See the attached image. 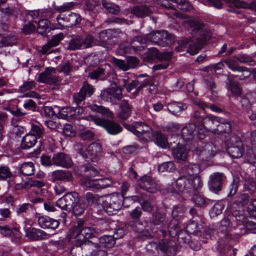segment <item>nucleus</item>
I'll use <instances>...</instances> for the list:
<instances>
[{
    "mask_svg": "<svg viewBox=\"0 0 256 256\" xmlns=\"http://www.w3.org/2000/svg\"><path fill=\"white\" fill-rule=\"evenodd\" d=\"M132 229L140 233L142 236L152 237L154 234L161 235L166 234L164 226H166V216L165 214L158 212L153 213L150 220H136L128 224Z\"/></svg>",
    "mask_w": 256,
    "mask_h": 256,
    "instance_id": "f257e3e1",
    "label": "nucleus"
},
{
    "mask_svg": "<svg viewBox=\"0 0 256 256\" xmlns=\"http://www.w3.org/2000/svg\"><path fill=\"white\" fill-rule=\"evenodd\" d=\"M80 171L83 172L81 179L83 186L92 190H101L111 186L114 181L110 178H104L99 179H92L90 177H94L99 174L98 170L90 164H84L80 166Z\"/></svg>",
    "mask_w": 256,
    "mask_h": 256,
    "instance_id": "f03ea898",
    "label": "nucleus"
},
{
    "mask_svg": "<svg viewBox=\"0 0 256 256\" xmlns=\"http://www.w3.org/2000/svg\"><path fill=\"white\" fill-rule=\"evenodd\" d=\"M97 202L109 215L115 214L122 206L121 196L116 193L100 196L97 199Z\"/></svg>",
    "mask_w": 256,
    "mask_h": 256,
    "instance_id": "7ed1b4c3",
    "label": "nucleus"
},
{
    "mask_svg": "<svg viewBox=\"0 0 256 256\" xmlns=\"http://www.w3.org/2000/svg\"><path fill=\"white\" fill-rule=\"evenodd\" d=\"M166 226H164V229L166 230V234L162 235L163 237L167 236L168 232L172 237L177 236L178 242L180 246H186L188 245L190 242V234L186 232V230H179L178 223L176 222H168L166 218Z\"/></svg>",
    "mask_w": 256,
    "mask_h": 256,
    "instance_id": "20e7f679",
    "label": "nucleus"
},
{
    "mask_svg": "<svg viewBox=\"0 0 256 256\" xmlns=\"http://www.w3.org/2000/svg\"><path fill=\"white\" fill-rule=\"evenodd\" d=\"M206 40V36H202L200 38H194L190 40L187 38H182L178 42V46L176 48L178 51L186 50L191 55L198 53Z\"/></svg>",
    "mask_w": 256,
    "mask_h": 256,
    "instance_id": "39448f33",
    "label": "nucleus"
},
{
    "mask_svg": "<svg viewBox=\"0 0 256 256\" xmlns=\"http://www.w3.org/2000/svg\"><path fill=\"white\" fill-rule=\"evenodd\" d=\"M202 185L200 178L192 180L191 178L183 174L176 181L178 190L182 192H190L192 190H198Z\"/></svg>",
    "mask_w": 256,
    "mask_h": 256,
    "instance_id": "423d86ee",
    "label": "nucleus"
},
{
    "mask_svg": "<svg viewBox=\"0 0 256 256\" xmlns=\"http://www.w3.org/2000/svg\"><path fill=\"white\" fill-rule=\"evenodd\" d=\"M226 150L228 154L234 158H238L242 156L244 148L240 138L234 134L226 142Z\"/></svg>",
    "mask_w": 256,
    "mask_h": 256,
    "instance_id": "0eeeda50",
    "label": "nucleus"
},
{
    "mask_svg": "<svg viewBox=\"0 0 256 256\" xmlns=\"http://www.w3.org/2000/svg\"><path fill=\"white\" fill-rule=\"evenodd\" d=\"M72 236L76 240L83 242L88 241L87 239L92 237L94 234V229L90 226L84 225L83 222L78 220L77 226L72 228Z\"/></svg>",
    "mask_w": 256,
    "mask_h": 256,
    "instance_id": "6e6552de",
    "label": "nucleus"
},
{
    "mask_svg": "<svg viewBox=\"0 0 256 256\" xmlns=\"http://www.w3.org/2000/svg\"><path fill=\"white\" fill-rule=\"evenodd\" d=\"M218 116H207L200 120V124L198 128L197 134L200 139H203L207 131H211L214 133L216 128Z\"/></svg>",
    "mask_w": 256,
    "mask_h": 256,
    "instance_id": "1a4fd4ad",
    "label": "nucleus"
},
{
    "mask_svg": "<svg viewBox=\"0 0 256 256\" xmlns=\"http://www.w3.org/2000/svg\"><path fill=\"white\" fill-rule=\"evenodd\" d=\"M194 154L201 160H208L212 158L218 151V148L212 142L198 146L192 150Z\"/></svg>",
    "mask_w": 256,
    "mask_h": 256,
    "instance_id": "9d476101",
    "label": "nucleus"
},
{
    "mask_svg": "<svg viewBox=\"0 0 256 256\" xmlns=\"http://www.w3.org/2000/svg\"><path fill=\"white\" fill-rule=\"evenodd\" d=\"M92 120L95 124L104 128L111 135L118 134L122 130V128L120 124L110 120L95 117L92 118Z\"/></svg>",
    "mask_w": 256,
    "mask_h": 256,
    "instance_id": "9b49d317",
    "label": "nucleus"
},
{
    "mask_svg": "<svg viewBox=\"0 0 256 256\" xmlns=\"http://www.w3.org/2000/svg\"><path fill=\"white\" fill-rule=\"evenodd\" d=\"M78 200V195L76 192H68L56 202V206L62 210L70 212L73 204Z\"/></svg>",
    "mask_w": 256,
    "mask_h": 256,
    "instance_id": "f8f14e48",
    "label": "nucleus"
},
{
    "mask_svg": "<svg viewBox=\"0 0 256 256\" xmlns=\"http://www.w3.org/2000/svg\"><path fill=\"white\" fill-rule=\"evenodd\" d=\"M147 40L141 36L134 37L130 42V47L126 44H121L120 48L124 53L130 52L132 48L134 51L142 50L146 47Z\"/></svg>",
    "mask_w": 256,
    "mask_h": 256,
    "instance_id": "ddd939ff",
    "label": "nucleus"
},
{
    "mask_svg": "<svg viewBox=\"0 0 256 256\" xmlns=\"http://www.w3.org/2000/svg\"><path fill=\"white\" fill-rule=\"evenodd\" d=\"M208 184L210 190L214 194H218L222 190L223 182L226 177L223 173L214 172L210 176Z\"/></svg>",
    "mask_w": 256,
    "mask_h": 256,
    "instance_id": "4468645a",
    "label": "nucleus"
},
{
    "mask_svg": "<svg viewBox=\"0 0 256 256\" xmlns=\"http://www.w3.org/2000/svg\"><path fill=\"white\" fill-rule=\"evenodd\" d=\"M138 184L142 188L150 192H154L161 188L160 185L148 176H144L140 178Z\"/></svg>",
    "mask_w": 256,
    "mask_h": 256,
    "instance_id": "2eb2a0df",
    "label": "nucleus"
},
{
    "mask_svg": "<svg viewBox=\"0 0 256 256\" xmlns=\"http://www.w3.org/2000/svg\"><path fill=\"white\" fill-rule=\"evenodd\" d=\"M102 151V145L98 142H92L88 148V156L82 150H80L79 154L84 158L92 160L100 154Z\"/></svg>",
    "mask_w": 256,
    "mask_h": 256,
    "instance_id": "dca6fc26",
    "label": "nucleus"
},
{
    "mask_svg": "<svg viewBox=\"0 0 256 256\" xmlns=\"http://www.w3.org/2000/svg\"><path fill=\"white\" fill-rule=\"evenodd\" d=\"M52 160L53 164L58 166L68 168L72 166V161L70 157L62 152L54 154Z\"/></svg>",
    "mask_w": 256,
    "mask_h": 256,
    "instance_id": "f3484780",
    "label": "nucleus"
},
{
    "mask_svg": "<svg viewBox=\"0 0 256 256\" xmlns=\"http://www.w3.org/2000/svg\"><path fill=\"white\" fill-rule=\"evenodd\" d=\"M128 130L138 136L146 135L150 137L151 134V128L146 124L142 122H136L132 126H129Z\"/></svg>",
    "mask_w": 256,
    "mask_h": 256,
    "instance_id": "a211bd4d",
    "label": "nucleus"
},
{
    "mask_svg": "<svg viewBox=\"0 0 256 256\" xmlns=\"http://www.w3.org/2000/svg\"><path fill=\"white\" fill-rule=\"evenodd\" d=\"M158 250L168 256H174L176 254V248L174 242L167 239H162L158 242Z\"/></svg>",
    "mask_w": 256,
    "mask_h": 256,
    "instance_id": "6ab92c4d",
    "label": "nucleus"
},
{
    "mask_svg": "<svg viewBox=\"0 0 256 256\" xmlns=\"http://www.w3.org/2000/svg\"><path fill=\"white\" fill-rule=\"evenodd\" d=\"M64 38V36L62 32H60L54 36L50 41H48L45 45L42 46L41 52L43 54L52 52V51H50V49L52 47L56 46L58 45L60 42Z\"/></svg>",
    "mask_w": 256,
    "mask_h": 256,
    "instance_id": "aec40b11",
    "label": "nucleus"
},
{
    "mask_svg": "<svg viewBox=\"0 0 256 256\" xmlns=\"http://www.w3.org/2000/svg\"><path fill=\"white\" fill-rule=\"evenodd\" d=\"M26 236L33 240H40L46 238L48 234L40 229L30 228L25 229Z\"/></svg>",
    "mask_w": 256,
    "mask_h": 256,
    "instance_id": "412c9836",
    "label": "nucleus"
},
{
    "mask_svg": "<svg viewBox=\"0 0 256 256\" xmlns=\"http://www.w3.org/2000/svg\"><path fill=\"white\" fill-rule=\"evenodd\" d=\"M38 224L42 228L55 230L60 225L58 220L48 216H42L38 218Z\"/></svg>",
    "mask_w": 256,
    "mask_h": 256,
    "instance_id": "4be33fe9",
    "label": "nucleus"
},
{
    "mask_svg": "<svg viewBox=\"0 0 256 256\" xmlns=\"http://www.w3.org/2000/svg\"><path fill=\"white\" fill-rule=\"evenodd\" d=\"M185 230L189 234L200 237L202 236L204 228L201 224L194 220H190L184 226Z\"/></svg>",
    "mask_w": 256,
    "mask_h": 256,
    "instance_id": "5701e85b",
    "label": "nucleus"
},
{
    "mask_svg": "<svg viewBox=\"0 0 256 256\" xmlns=\"http://www.w3.org/2000/svg\"><path fill=\"white\" fill-rule=\"evenodd\" d=\"M224 62L232 70L244 72V76H240V79L243 80L244 78L248 77L250 76V72L249 70L246 67L238 66L236 60H226Z\"/></svg>",
    "mask_w": 256,
    "mask_h": 256,
    "instance_id": "b1692460",
    "label": "nucleus"
},
{
    "mask_svg": "<svg viewBox=\"0 0 256 256\" xmlns=\"http://www.w3.org/2000/svg\"><path fill=\"white\" fill-rule=\"evenodd\" d=\"M231 130L232 124L230 122L225 118L219 117L216 128L214 130V133L218 134L230 133Z\"/></svg>",
    "mask_w": 256,
    "mask_h": 256,
    "instance_id": "393cba45",
    "label": "nucleus"
},
{
    "mask_svg": "<svg viewBox=\"0 0 256 256\" xmlns=\"http://www.w3.org/2000/svg\"><path fill=\"white\" fill-rule=\"evenodd\" d=\"M72 178V174L69 170H56L54 171L52 174V182L60 180L64 182H68L71 181Z\"/></svg>",
    "mask_w": 256,
    "mask_h": 256,
    "instance_id": "a878e982",
    "label": "nucleus"
},
{
    "mask_svg": "<svg viewBox=\"0 0 256 256\" xmlns=\"http://www.w3.org/2000/svg\"><path fill=\"white\" fill-rule=\"evenodd\" d=\"M172 154L174 158L177 160L186 161L188 159V150L180 143L173 148Z\"/></svg>",
    "mask_w": 256,
    "mask_h": 256,
    "instance_id": "bb28decb",
    "label": "nucleus"
},
{
    "mask_svg": "<svg viewBox=\"0 0 256 256\" xmlns=\"http://www.w3.org/2000/svg\"><path fill=\"white\" fill-rule=\"evenodd\" d=\"M200 172V167L198 164H188L184 166L182 174L191 178L192 180L200 178L198 174Z\"/></svg>",
    "mask_w": 256,
    "mask_h": 256,
    "instance_id": "cd10ccee",
    "label": "nucleus"
},
{
    "mask_svg": "<svg viewBox=\"0 0 256 256\" xmlns=\"http://www.w3.org/2000/svg\"><path fill=\"white\" fill-rule=\"evenodd\" d=\"M84 256H96L99 250V245L90 240L82 242Z\"/></svg>",
    "mask_w": 256,
    "mask_h": 256,
    "instance_id": "c85d7f7f",
    "label": "nucleus"
},
{
    "mask_svg": "<svg viewBox=\"0 0 256 256\" xmlns=\"http://www.w3.org/2000/svg\"><path fill=\"white\" fill-rule=\"evenodd\" d=\"M50 69H46L44 72H41L38 76V80L41 82L47 83L48 84H56L58 80L56 76L52 74Z\"/></svg>",
    "mask_w": 256,
    "mask_h": 256,
    "instance_id": "c756f323",
    "label": "nucleus"
},
{
    "mask_svg": "<svg viewBox=\"0 0 256 256\" xmlns=\"http://www.w3.org/2000/svg\"><path fill=\"white\" fill-rule=\"evenodd\" d=\"M196 126L193 123L186 125L181 130L182 136L184 140L188 141L192 139L196 132Z\"/></svg>",
    "mask_w": 256,
    "mask_h": 256,
    "instance_id": "7c9ffc66",
    "label": "nucleus"
},
{
    "mask_svg": "<svg viewBox=\"0 0 256 256\" xmlns=\"http://www.w3.org/2000/svg\"><path fill=\"white\" fill-rule=\"evenodd\" d=\"M18 173L24 176H32L34 174V166L32 162H26L22 164L17 168Z\"/></svg>",
    "mask_w": 256,
    "mask_h": 256,
    "instance_id": "2f4dec72",
    "label": "nucleus"
},
{
    "mask_svg": "<svg viewBox=\"0 0 256 256\" xmlns=\"http://www.w3.org/2000/svg\"><path fill=\"white\" fill-rule=\"evenodd\" d=\"M37 142L36 138L30 133L26 134L22 138L20 147L22 149L28 150L33 147Z\"/></svg>",
    "mask_w": 256,
    "mask_h": 256,
    "instance_id": "473e14b6",
    "label": "nucleus"
},
{
    "mask_svg": "<svg viewBox=\"0 0 256 256\" xmlns=\"http://www.w3.org/2000/svg\"><path fill=\"white\" fill-rule=\"evenodd\" d=\"M120 111L118 113V116L123 120L127 119L131 114L132 107L125 100H122L120 105Z\"/></svg>",
    "mask_w": 256,
    "mask_h": 256,
    "instance_id": "72a5a7b5",
    "label": "nucleus"
},
{
    "mask_svg": "<svg viewBox=\"0 0 256 256\" xmlns=\"http://www.w3.org/2000/svg\"><path fill=\"white\" fill-rule=\"evenodd\" d=\"M185 211V208L183 206H174L172 208V220L170 221L168 218L166 217L168 222H176L178 224V221L184 216Z\"/></svg>",
    "mask_w": 256,
    "mask_h": 256,
    "instance_id": "f704fd0d",
    "label": "nucleus"
},
{
    "mask_svg": "<svg viewBox=\"0 0 256 256\" xmlns=\"http://www.w3.org/2000/svg\"><path fill=\"white\" fill-rule=\"evenodd\" d=\"M154 141L160 147L165 148L168 146L166 136L160 131H156L153 134Z\"/></svg>",
    "mask_w": 256,
    "mask_h": 256,
    "instance_id": "c9c22d12",
    "label": "nucleus"
},
{
    "mask_svg": "<svg viewBox=\"0 0 256 256\" xmlns=\"http://www.w3.org/2000/svg\"><path fill=\"white\" fill-rule=\"evenodd\" d=\"M168 110L172 114L177 116L185 110L186 107L182 102H174L169 103L167 106Z\"/></svg>",
    "mask_w": 256,
    "mask_h": 256,
    "instance_id": "e433bc0d",
    "label": "nucleus"
},
{
    "mask_svg": "<svg viewBox=\"0 0 256 256\" xmlns=\"http://www.w3.org/2000/svg\"><path fill=\"white\" fill-rule=\"evenodd\" d=\"M132 12L138 17L142 18L148 16L152 12V10L148 6L142 5L135 6L132 10Z\"/></svg>",
    "mask_w": 256,
    "mask_h": 256,
    "instance_id": "4c0bfd02",
    "label": "nucleus"
},
{
    "mask_svg": "<svg viewBox=\"0 0 256 256\" xmlns=\"http://www.w3.org/2000/svg\"><path fill=\"white\" fill-rule=\"evenodd\" d=\"M49 14V12H46L42 10H28L26 12L28 16H30L35 22H36L37 20H39L48 16Z\"/></svg>",
    "mask_w": 256,
    "mask_h": 256,
    "instance_id": "58836bf2",
    "label": "nucleus"
},
{
    "mask_svg": "<svg viewBox=\"0 0 256 256\" xmlns=\"http://www.w3.org/2000/svg\"><path fill=\"white\" fill-rule=\"evenodd\" d=\"M122 98V90L120 87L116 86L111 88L110 102L112 104H117Z\"/></svg>",
    "mask_w": 256,
    "mask_h": 256,
    "instance_id": "ea45409f",
    "label": "nucleus"
},
{
    "mask_svg": "<svg viewBox=\"0 0 256 256\" xmlns=\"http://www.w3.org/2000/svg\"><path fill=\"white\" fill-rule=\"evenodd\" d=\"M18 40L15 36L12 34L6 36H2L0 34V48L2 46H9L17 44Z\"/></svg>",
    "mask_w": 256,
    "mask_h": 256,
    "instance_id": "a19ab883",
    "label": "nucleus"
},
{
    "mask_svg": "<svg viewBox=\"0 0 256 256\" xmlns=\"http://www.w3.org/2000/svg\"><path fill=\"white\" fill-rule=\"evenodd\" d=\"M160 46L164 47L169 46L175 41V37L166 31H162Z\"/></svg>",
    "mask_w": 256,
    "mask_h": 256,
    "instance_id": "79ce46f5",
    "label": "nucleus"
},
{
    "mask_svg": "<svg viewBox=\"0 0 256 256\" xmlns=\"http://www.w3.org/2000/svg\"><path fill=\"white\" fill-rule=\"evenodd\" d=\"M82 36H77L70 40L67 48L69 50H75L82 48Z\"/></svg>",
    "mask_w": 256,
    "mask_h": 256,
    "instance_id": "37998d69",
    "label": "nucleus"
},
{
    "mask_svg": "<svg viewBox=\"0 0 256 256\" xmlns=\"http://www.w3.org/2000/svg\"><path fill=\"white\" fill-rule=\"evenodd\" d=\"M66 21V26L71 27L79 24L81 21V18L78 14L70 12L67 16Z\"/></svg>",
    "mask_w": 256,
    "mask_h": 256,
    "instance_id": "c03bdc74",
    "label": "nucleus"
},
{
    "mask_svg": "<svg viewBox=\"0 0 256 256\" xmlns=\"http://www.w3.org/2000/svg\"><path fill=\"white\" fill-rule=\"evenodd\" d=\"M87 204L82 200H80L78 198V200L74 204H73V206L72 210L73 213L76 216H80L82 214L85 210Z\"/></svg>",
    "mask_w": 256,
    "mask_h": 256,
    "instance_id": "a18cd8bd",
    "label": "nucleus"
},
{
    "mask_svg": "<svg viewBox=\"0 0 256 256\" xmlns=\"http://www.w3.org/2000/svg\"><path fill=\"white\" fill-rule=\"evenodd\" d=\"M89 108L93 112H98L108 118L112 117V113L108 108L104 106L96 104H91L89 106Z\"/></svg>",
    "mask_w": 256,
    "mask_h": 256,
    "instance_id": "49530a36",
    "label": "nucleus"
},
{
    "mask_svg": "<svg viewBox=\"0 0 256 256\" xmlns=\"http://www.w3.org/2000/svg\"><path fill=\"white\" fill-rule=\"evenodd\" d=\"M102 4L108 12L116 14L120 12V9L118 6L111 2L109 0H102Z\"/></svg>",
    "mask_w": 256,
    "mask_h": 256,
    "instance_id": "de8ad7c7",
    "label": "nucleus"
},
{
    "mask_svg": "<svg viewBox=\"0 0 256 256\" xmlns=\"http://www.w3.org/2000/svg\"><path fill=\"white\" fill-rule=\"evenodd\" d=\"M46 184V180H28V182L22 184L21 188H28L30 187L34 186L37 188H42Z\"/></svg>",
    "mask_w": 256,
    "mask_h": 256,
    "instance_id": "09e8293b",
    "label": "nucleus"
},
{
    "mask_svg": "<svg viewBox=\"0 0 256 256\" xmlns=\"http://www.w3.org/2000/svg\"><path fill=\"white\" fill-rule=\"evenodd\" d=\"M50 30V22L47 19L44 18L38 20L37 30L39 34L43 35L47 31Z\"/></svg>",
    "mask_w": 256,
    "mask_h": 256,
    "instance_id": "8fccbe9b",
    "label": "nucleus"
},
{
    "mask_svg": "<svg viewBox=\"0 0 256 256\" xmlns=\"http://www.w3.org/2000/svg\"><path fill=\"white\" fill-rule=\"evenodd\" d=\"M115 240L112 236L104 235L100 238V242L105 248H111L115 244Z\"/></svg>",
    "mask_w": 256,
    "mask_h": 256,
    "instance_id": "3c124183",
    "label": "nucleus"
},
{
    "mask_svg": "<svg viewBox=\"0 0 256 256\" xmlns=\"http://www.w3.org/2000/svg\"><path fill=\"white\" fill-rule=\"evenodd\" d=\"M107 67H110L108 64H106L104 68L98 67L96 70L89 73V77L92 80L98 79L106 74Z\"/></svg>",
    "mask_w": 256,
    "mask_h": 256,
    "instance_id": "603ef678",
    "label": "nucleus"
},
{
    "mask_svg": "<svg viewBox=\"0 0 256 256\" xmlns=\"http://www.w3.org/2000/svg\"><path fill=\"white\" fill-rule=\"evenodd\" d=\"M127 229L126 225L120 224L114 228L112 236L115 240L122 238L126 233Z\"/></svg>",
    "mask_w": 256,
    "mask_h": 256,
    "instance_id": "864d4df0",
    "label": "nucleus"
},
{
    "mask_svg": "<svg viewBox=\"0 0 256 256\" xmlns=\"http://www.w3.org/2000/svg\"><path fill=\"white\" fill-rule=\"evenodd\" d=\"M162 36V31H157L149 34L146 38L148 41L160 46V42Z\"/></svg>",
    "mask_w": 256,
    "mask_h": 256,
    "instance_id": "5fc2aeb1",
    "label": "nucleus"
},
{
    "mask_svg": "<svg viewBox=\"0 0 256 256\" xmlns=\"http://www.w3.org/2000/svg\"><path fill=\"white\" fill-rule=\"evenodd\" d=\"M228 88L232 94L236 96H239L241 94V90L238 84L232 79H228Z\"/></svg>",
    "mask_w": 256,
    "mask_h": 256,
    "instance_id": "6e6d98bb",
    "label": "nucleus"
},
{
    "mask_svg": "<svg viewBox=\"0 0 256 256\" xmlns=\"http://www.w3.org/2000/svg\"><path fill=\"white\" fill-rule=\"evenodd\" d=\"M175 170V165L172 162H164L158 167V170L160 172H172Z\"/></svg>",
    "mask_w": 256,
    "mask_h": 256,
    "instance_id": "4d7b16f0",
    "label": "nucleus"
},
{
    "mask_svg": "<svg viewBox=\"0 0 256 256\" xmlns=\"http://www.w3.org/2000/svg\"><path fill=\"white\" fill-rule=\"evenodd\" d=\"M224 206L221 202L216 203L210 210V214L211 218H214L222 213Z\"/></svg>",
    "mask_w": 256,
    "mask_h": 256,
    "instance_id": "13d9d810",
    "label": "nucleus"
},
{
    "mask_svg": "<svg viewBox=\"0 0 256 256\" xmlns=\"http://www.w3.org/2000/svg\"><path fill=\"white\" fill-rule=\"evenodd\" d=\"M154 55L155 56L158 60L168 62L172 58V54L170 52H158L156 48H152Z\"/></svg>",
    "mask_w": 256,
    "mask_h": 256,
    "instance_id": "bf43d9fd",
    "label": "nucleus"
},
{
    "mask_svg": "<svg viewBox=\"0 0 256 256\" xmlns=\"http://www.w3.org/2000/svg\"><path fill=\"white\" fill-rule=\"evenodd\" d=\"M122 86L126 88L128 92H130L132 90L136 88L139 82L138 80H133L131 82H128V79L123 78L122 80Z\"/></svg>",
    "mask_w": 256,
    "mask_h": 256,
    "instance_id": "052dcab7",
    "label": "nucleus"
},
{
    "mask_svg": "<svg viewBox=\"0 0 256 256\" xmlns=\"http://www.w3.org/2000/svg\"><path fill=\"white\" fill-rule=\"evenodd\" d=\"M82 250H84L82 242H77V243L71 248L70 254L72 256H84Z\"/></svg>",
    "mask_w": 256,
    "mask_h": 256,
    "instance_id": "680f3d73",
    "label": "nucleus"
},
{
    "mask_svg": "<svg viewBox=\"0 0 256 256\" xmlns=\"http://www.w3.org/2000/svg\"><path fill=\"white\" fill-rule=\"evenodd\" d=\"M194 103L198 106L200 108H202V110H205L206 108L210 107V109L214 112H221V109L215 105L210 104V106L206 104L205 102L199 100H194Z\"/></svg>",
    "mask_w": 256,
    "mask_h": 256,
    "instance_id": "e2e57ef3",
    "label": "nucleus"
},
{
    "mask_svg": "<svg viewBox=\"0 0 256 256\" xmlns=\"http://www.w3.org/2000/svg\"><path fill=\"white\" fill-rule=\"evenodd\" d=\"M193 200L195 204L200 207L206 206L210 202V200H207L203 196L199 194L194 196Z\"/></svg>",
    "mask_w": 256,
    "mask_h": 256,
    "instance_id": "0e129e2a",
    "label": "nucleus"
},
{
    "mask_svg": "<svg viewBox=\"0 0 256 256\" xmlns=\"http://www.w3.org/2000/svg\"><path fill=\"white\" fill-rule=\"evenodd\" d=\"M44 130L43 128L32 124L30 134L34 135L36 138V139H38L44 136Z\"/></svg>",
    "mask_w": 256,
    "mask_h": 256,
    "instance_id": "69168bd1",
    "label": "nucleus"
},
{
    "mask_svg": "<svg viewBox=\"0 0 256 256\" xmlns=\"http://www.w3.org/2000/svg\"><path fill=\"white\" fill-rule=\"evenodd\" d=\"M231 229L230 226V222L228 218H224L220 222V230L225 235H227L228 232Z\"/></svg>",
    "mask_w": 256,
    "mask_h": 256,
    "instance_id": "338daca9",
    "label": "nucleus"
},
{
    "mask_svg": "<svg viewBox=\"0 0 256 256\" xmlns=\"http://www.w3.org/2000/svg\"><path fill=\"white\" fill-rule=\"evenodd\" d=\"M36 83L34 81L24 82L19 87V90L21 92H25L35 88Z\"/></svg>",
    "mask_w": 256,
    "mask_h": 256,
    "instance_id": "774afa93",
    "label": "nucleus"
}]
</instances>
